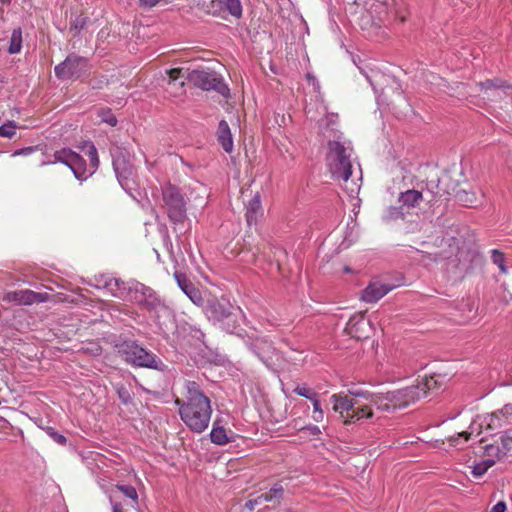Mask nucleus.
<instances>
[{
    "instance_id": "obj_48",
    "label": "nucleus",
    "mask_w": 512,
    "mask_h": 512,
    "mask_svg": "<svg viewBox=\"0 0 512 512\" xmlns=\"http://www.w3.org/2000/svg\"><path fill=\"white\" fill-rule=\"evenodd\" d=\"M34 150L33 147H27V148H22V149H19V150H16L14 153H13V156H18V155H28L30 153H32Z\"/></svg>"
},
{
    "instance_id": "obj_28",
    "label": "nucleus",
    "mask_w": 512,
    "mask_h": 512,
    "mask_svg": "<svg viewBox=\"0 0 512 512\" xmlns=\"http://www.w3.org/2000/svg\"><path fill=\"white\" fill-rule=\"evenodd\" d=\"M495 464V459L486 458L471 467V473L475 478H479L483 476L489 468H491Z\"/></svg>"
},
{
    "instance_id": "obj_37",
    "label": "nucleus",
    "mask_w": 512,
    "mask_h": 512,
    "mask_svg": "<svg viewBox=\"0 0 512 512\" xmlns=\"http://www.w3.org/2000/svg\"><path fill=\"white\" fill-rule=\"evenodd\" d=\"M99 116L103 122L109 124L110 126H115L117 124V119L110 110H101L99 112Z\"/></svg>"
},
{
    "instance_id": "obj_31",
    "label": "nucleus",
    "mask_w": 512,
    "mask_h": 512,
    "mask_svg": "<svg viewBox=\"0 0 512 512\" xmlns=\"http://www.w3.org/2000/svg\"><path fill=\"white\" fill-rule=\"evenodd\" d=\"M17 125L14 121H7L0 126V137L13 138L16 134Z\"/></svg>"
},
{
    "instance_id": "obj_2",
    "label": "nucleus",
    "mask_w": 512,
    "mask_h": 512,
    "mask_svg": "<svg viewBox=\"0 0 512 512\" xmlns=\"http://www.w3.org/2000/svg\"><path fill=\"white\" fill-rule=\"evenodd\" d=\"M185 389V398L176 399L175 404L184 424L192 432L200 434L208 428L211 420V400L194 381H187Z\"/></svg>"
},
{
    "instance_id": "obj_11",
    "label": "nucleus",
    "mask_w": 512,
    "mask_h": 512,
    "mask_svg": "<svg viewBox=\"0 0 512 512\" xmlns=\"http://www.w3.org/2000/svg\"><path fill=\"white\" fill-rule=\"evenodd\" d=\"M123 353L125 360L132 365L158 369L159 360L157 357L135 342L125 344Z\"/></svg>"
},
{
    "instance_id": "obj_42",
    "label": "nucleus",
    "mask_w": 512,
    "mask_h": 512,
    "mask_svg": "<svg viewBox=\"0 0 512 512\" xmlns=\"http://www.w3.org/2000/svg\"><path fill=\"white\" fill-rule=\"evenodd\" d=\"M499 412L506 420V424L509 422V419L512 418V404H506L503 408L499 409Z\"/></svg>"
},
{
    "instance_id": "obj_34",
    "label": "nucleus",
    "mask_w": 512,
    "mask_h": 512,
    "mask_svg": "<svg viewBox=\"0 0 512 512\" xmlns=\"http://www.w3.org/2000/svg\"><path fill=\"white\" fill-rule=\"evenodd\" d=\"M47 435L57 444L65 445L67 439L64 435L58 433L53 427H45L44 428Z\"/></svg>"
},
{
    "instance_id": "obj_1",
    "label": "nucleus",
    "mask_w": 512,
    "mask_h": 512,
    "mask_svg": "<svg viewBox=\"0 0 512 512\" xmlns=\"http://www.w3.org/2000/svg\"><path fill=\"white\" fill-rule=\"evenodd\" d=\"M337 114H326L319 121V128L324 138L328 140L326 156L327 166L333 179H341L347 183L352 174L350 142L341 141L342 133L336 129Z\"/></svg>"
},
{
    "instance_id": "obj_4",
    "label": "nucleus",
    "mask_w": 512,
    "mask_h": 512,
    "mask_svg": "<svg viewBox=\"0 0 512 512\" xmlns=\"http://www.w3.org/2000/svg\"><path fill=\"white\" fill-rule=\"evenodd\" d=\"M436 385L433 376L424 377L417 384L411 385L396 391L382 392L384 401L387 402L388 411L406 407L419 399L425 397L429 390Z\"/></svg>"
},
{
    "instance_id": "obj_14",
    "label": "nucleus",
    "mask_w": 512,
    "mask_h": 512,
    "mask_svg": "<svg viewBox=\"0 0 512 512\" xmlns=\"http://www.w3.org/2000/svg\"><path fill=\"white\" fill-rule=\"evenodd\" d=\"M330 403L332 404V410L339 414L342 421L348 413L352 412L353 407L358 404L355 401V397L343 392L332 394L330 396Z\"/></svg>"
},
{
    "instance_id": "obj_33",
    "label": "nucleus",
    "mask_w": 512,
    "mask_h": 512,
    "mask_svg": "<svg viewBox=\"0 0 512 512\" xmlns=\"http://www.w3.org/2000/svg\"><path fill=\"white\" fill-rule=\"evenodd\" d=\"M293 391L297 395L304 397L308 400L312 399L313 397H315L318 394L305 384L296 386Z\"/></svg>"
},
{
    "instance_id": "obj_32",
    "label": "nucleus",
    "mask_w": 512,
    "mask_h": 512,
    "mask_svg": "<svg viewBox=\"0 0 512 512\" xmlns=\"http://www.w3.org/2000/svg\"><path fill=\"white\" fill-rule=\"evenodd\" d=\"M491 258H492L493 263L499 267V269L501 270L502 273L507 272V268L505 266V258H504V254L502 252H500L497 249L492 250Z\"/></svg>"
},
{
    "instance_id": "obj_40",
    "label": "nucleus",
    "mask_w": 512,
    "mask_h": 512,
    "mask_svg": "<svg viewBox=\"0 0 512 512\" xmlns=\"http://www.w3.org/2000/svg\"><path fill=\"white\" fill-rule=\"evenodd\" d=\"M270 492L274 499H281L284 494V488L281 484L276 483L271 487Z\"/></svg>"
},
{
    "instance_id": "obj_8",
    "label": "nucleus",
    "mask_w": 512,
    "mask_h": 512,
    "mask_svg": "<svg viewBox=\"0 0 512 512\" xmlns=\"http://www.w3.org/2000/svg\"><path fill=\"white\" fill-rule=\"evenodd\" d=\"M162 195L169 219L175 224L183 223L187 215L186 203L182 194L176 187L168 185L163 189Z\"/></svg>"
},
{
    "instance_id": "obj_55",
    "label": "nucleus",
    "mask_w": 512,
    "mask_h": 512,
    "mask_svg": "<svg viewBox=\"0 0 512 512\" xmlns=\"http://www.w3.org/2000/svg\"><path fill=\"white\" fill-rule=\"evenodd\" d=\"M503 436H506L510 441H512V429L505 431Z\"/></svg>"
},
{
    "instance_id": "obj_59",
    "label": "nucleus",
    "mask_w": 512,
    "mask_h": 512,
    "mask_svg": "<svg viewBox=\"0 0 512 512\" xmlns=\"http://www.w3.org/2000/svg\"><path fill=\"white\" fill-rule=\"evenodd\" d=\"M367 80L372 84L371 80H370V77L367 76Z\"/></svg>"
},
{
    "instance_id": "obj_58",
    "label": "nucleus",
    "mask_w": 512,
    "mask_h": 512,
    "mask_svg": "<svg viewBox=\"0 0 512 512\" xmlns=\"http://www.w3.org/2000/svg\"><path fill=\"white\" fill-rule=\"evenodd\" d=\"M323 112H326V107L322 106Z\"/></svg>"
},
{
    "instance_id": "obj_25",
    "label": "nucleus",
    "mask_w": 512,
    "mask_h": 512,
    "mask_svg": "<svg viewBox=\"0 0 512 512\" xmlns=\"http://www.w3.org/2000/svg\"><path fill=\"white\" fill-rule=\"evenodd\" d=\"M221 7L225 8L232 16L240 18L242 15V5L240 0H213Z\"/></svg>"
},
{
    "instance_id": "obj_12",
    "label": "nucleus",
    "mask_w": 512,
    "mask_h": 512,
    "mask_svg": "<svg viewBox=\"0 0 512 512\" xmlns=\"http://www.w3.org/2000/svg\"><path fill=\"white\" fill-rule=\"evenodd\" d=\"M207 313L210 318L222 323L223 329L227 332H234L236 328L235 319L229 307L220 302H213L208 306Z\"/></svg>"
},
{
    "instance_id": "obj_9",
    "label": "nucleus",
    "mask_w": 512,
    "mask_h": 512,
    "mask_svg": "<svg viewBox=\"0 0 512 512\" xmlns=\"http://www.w3.org/2000/svg\"><path fill=\"white\" fill-rule=\"evenodd\" d=\"M186 79L202 90H214L223 96L229 94V88L216 73L205 70H193L188 73Z\"/></svg>"
},
{
    "instance_id": "obj_10",
    "label": "nucleus",
    "mask_w": 512,
    "mask_h": 512,
    "mask_svg": "<svg viewBox=\"0 0 512 512\" xmlns=\"http://www.w3.org/2000/svg\"><path fill=\"white\" fill-rule=\"evenodd\" d=\"M88 70V60L76 54H70L67 58L55 66V75L62 80L77 79Z\"/></svg>"
},
{
    "instance_id": "obj_5",
    "label": "nucleus",
    "mask_w": 512,
    "mask_h": 512,
    "mask_svg": "<svg viewBox=\"0 0 512 512\" xmlns=\"http://www.w3.org/2000/svg\"><path fill=\"white\" fill-rule=\"evenodd\" d=\"M136 298L137 300H134L133 303L139 305L142 310L146 311L158 325H161L163 319L171 317L172 312L170 308L150 287L142 284V289H138Z\"/></svg>"
},
{
    "instance_id": "obj_24",
    "label": "nucleus",
    "mask_w": 512,
    "mask_h": 512,
    "mask_svg": "<svg viewBox=\"0 0 512 512\" xmlns=\"http://www.w3.org/2000/svg\"><path fill=\"white\" fill-rule=\"evenodd\" d=\"M483 423H485L487 425V428L494 430V429H498V428H501L502 426H504L506 424V420L501 415L499 410H497L491 414L484 416L482 422L480 423V426Z\"/></svg>"
},
{
    "instance_id": "obj_19",
    "label": "nucleus",
    "mask_w": 512,
    "mask_h": 512,
    "mask_svg": "<svg viewBox=\"0 0 512 512\" xmlns=\"http://www.w3.org/2000/svg\"><path fill=\"white\" fill-rule=\"evenodd\" d=\"M217 139L223 150L231 153L234 148L230 127L225 120H221L217 128Z\"/></svg>"
},
{
    "instance_id": "obj_20",
    "label": "nucleus",
    "mask_w": 512,
    "mask_h": 512,
    "mask_svg": "<svg viewBox=\"0 0 512 512\" xmlns=\"http://www.w3.org/2000/svg\"><path fill=\"white\" fill-rule=\"evenodd\" d=\"M233 433L227 431L223 426L220 425V420L213 422L212 430L210 432V440L216 445H226L232 441Z\"/></svg>"
},
{
    "instance_id": "obj_22",
    "label": "nucleus",
    "mask_w": 512,
    "mask_h": 512,
    "mask_svg": "<svg viewBox=\"0 0 512 512\" xmlns=\"http://www.w3.org/2000/svg\"><path fill=\"white\" fill-rule=\"evenodd\" d=\"M421 200L422 193L414 189L402 192L399 196V202L402 204V206H405L407 208L415 207L416 205L419 204Z\"/></svg>"
},
{
    "instance_id": "obj_13",
    "label": "nucleus",
    "mask_w": 512,
    "mask_h": 512,
    "mask_svg": "<svg viewBox=\"0 0 512 512\" xmlns=\"http://www.w3.org/2000/svg\"><path fill=\"white\" fill-rule=\"evenodd\" d=\"M50 298L47 293H38L29 289L8 292L6 300L19 305H32L34 303H43Z\"/></svg>"
},
{
    "instance_id": "obj_49",
    "label": "nucleus",
    "mask_w": 512,
    "mask_h": 512,
    "mask_svg": "<svg viewBox=\"0 0 512 512\" xmlns=\"http://www.w3.org/2000/svg\"><path fill=\"white\" fill-rule=\"evenodd\" d=\"M312 418L317 423L322 422L324 419V411H313Z\"/></svg>"
},
{
    "instance_id": "obj_35",
    "label": "nucleus",
    "mask_w": 512,
    "mask_h": 512,
    "mask_svg": "<svg viewBox=\"0 0 512 512\" xmlns=\"http://www.w3.org/2000/svg\"><path fill=\"white\" fill-rule=\"evenodd\" d=\"M458 200L465 203L466 205H474L476 204L475 195L473 192L469 193L465 190L458 192L457 194Z\"/></svg>"
},
{
    "instance_id": "obj_44",
    "label": "nucleus",
    "mask_w": 512,
    "mask_h": 512,
    "mask_svg": "<svg viewBox=\"0 0 512 512\" xmlns=\"http://www.w3.org/2000/svg\"><path fill=\"white\" fill-rule=\"evenodd\" d=\"M475 424H476V422H474V423L472 424V426H471L472 431H471V432H469V433H468V432H461V433H459V434L457 435V438H455V439H454V438H452V443H453L454 445H457V440H458V439H460V438H463V439H464V441H467V440L469 439L470 435H471V434L473 433V431H474V425H475Z\"/></svg>"
},
{
    "instance_id": "obj_53",
    "label": "nucleus",
    "mask_w": 512,
    "mask_h": 512,
    "mask_svg": "<svg viewBox=\"0 0 512 512\" xmlns=\"http://www.w3.org/2000/svg\"><path fill=\"white\" fill-rule=\"evenodd\" d=\"M85 24V21L83 18H77L75 23L73 24L75 29L82 28Z\"/></svg>"
},
{
    "instance_id": "obj_41",
    "label": "nucleus",
    "mask_w": 512,
    "mask_h": 512,
    "mask_svg": "<svg viewBox=\"0 0 512 512\" xmlns=\"http://www.w3.org/2000/svg\"><path fill=\"white\" fill-rule=\"evenodd\" d=\"M307 80L310 85L313 87V91L317 93V98L320 97V84L319 81L312 75L307 74Z\"/></svg>"
},
{
    "instance_id": "obj_30",
    "label": "nucleus",
    "mask_w": 512,
    "mask_h": 512,
    "mask_svg": "<svg viewBox=\"0 0 512 512\" xmlns=\"http://www.w3.org/2000/svg\"><path fill=\"white\" fill-rule=\"evenodd\" d=\"M75 153L76 152L72 151L71 149H61L55 152L54 158L56 162L63 163L69 167L73 161V156Z\"/></svg>"
},
{
    "instance_id": "obj_36",
    "label": "nucleus",
    "mask_w": 512,
    "mask_h": 512,
    "mask_svg": "<svg viewBox=\"0 0 512 512\" xmlns=\"http://www.w3.org/2000/svg\"><path fill=\"white\" fill-rule=\"evenodd\" d=\"M404 216L402 209L399 207H390L384 215L385 220L399 219Z\"/></svg>"
},
{
    "instance_id": "obj_7",
    "label": "nucleus",
    "mask_w": 512,
    "mask_h": 512,
    "mask_svg": "<svg viewBox=\"0 0 512 512\" xmlns=\"http://www.w3.org/2000/svg\"><path fill=\"white\" fill-rule=\"evenodd\" d=\"M78 148L89 157L90 168L87 169L85 160L78 153H75L73 156V161L69 168L77 179L82 180L86 179L97 170L99 166V158L97 149L91 141L83 142Z\"/></svg>"
},
{
    "instance_id": "obj_52",
    "label": "nucleus",
    "mask_w": 512,
    "mask_h": 512,
    "mask_svg": "<svg viewBox=\"0 0 512 512\" xmlns=\"http://www.w3.org/2000/svg\"><path fill=\"white\" fill-rule=\"evenodd\" d=\"M260 496L262 497V500L264 501V503L270 502L274 499V497L271 495L270 490L265 493L260 494Z\"/></svg>"
},
{
    "instance_id": "obj_46",
    "label": "nucleus",
    "mask_w": 512,
    "mask_h": 512,
    "mask_svg": "<svg viewBox=\"0 0 512 512\" xmlns=\"http://www.w3.org/2000/svg\"><path fill=\"white\" fill-rule=\"evenodd\" d=\"M506 510L507 506L505 501H499L494 506H492L490 512H506Z\"/></svg>"
},
{
    "instance_id": "obj_26",
    "label": "nucleus",
    "mask_w": 512,
    "mask_h": 512,
    "mask_svg": "<svg viewBox=\"0 0 512 512\" xmlns=\"http://www.w3.org/2000/svg\"><path fill=\"white\" fill-rule=\"evenodd\" d=\"M22 48V30L21 28H16L12 31L10 42L8 46L9 54H17L21 51Z\"/></svg>"
},
{
    "instance_id": "obj_57",
    "label": "nucleus",
    "mask_w": 512,
    "mask_h": 512,
    "mask_svg": "<svg viewBox=\"0 0 512 512\" xmlns=\"http://www.w3.org/2000/svg\"><path fill=\"white\" fill-rule=\"evenodd\" d=\"M344 271H345L346 273H350V272H351V269H350L348 266H345V267H344Z\"/></svg>"
},
{
    "instance_id": "obj_45",
    "label": "nucleus",
    "mask_w": 512,
    "mask_h": 512,
    "mask_svg": "<svg viewBox=\"0 0 512 512\" xmlns=\"http://www.w3.org/2000/svg\"><path fill=\"white\" fill-rule=\"evenodd\" d=\"M511 443L512 441H510L506 436H501L499 444L501 448H505V455H507V453L511 450Z\"/></svg>"
},
{
    "instance_id": "obj_18",
    "label": "nucleus",
    "mask_w": 512,
    "mask_h": 512,
    "mask_svg": "<svg viewBox=\"0 0 512 512\" xmlns=\"http://www.w3.org/2000/svg\"><path fill=\"white\" fill-rule=\"evenodd\" d=\"M113 168L116 173L117 179L120 183V185L125 188L127 185V181L129 180L130 176L132 175V168L131 166L126 162L124 157L122 156H116L113 158Z\"/></svg>"
},
{
    "instance_id": "obj_6",
    "label": "nucleus",
    "mask_w": 512,
    "mask_h": 512,
    "mask_svg": "<svg viewBox=\"0 0 512 512\" xmlns=\"http://www.w3.org/2000/svg\"><path fill=\"white\" fill-rule=\"evenodd\" d=\"M97 282L95 288L106 289L112 296L130 303L137 300L138 289H142V283L134 280L125 282L117 278L101 277Z\"/></svg>"
},
{
    "instance_id": "obj_17",
    "label": "nucleus",
    "mask_w": 512,
    "mask_h": 512,
    "mask_svg": "<svg viewBox=\"0 0 512 512\" xmlns=\"http://www.w3.org/2000/svg\"><path fill=\"white\" fill-rule=\"evenodd\" d=\"M175 280L179 288L188 296V298L196 305H201L203 298L201 292L194 286V284L187 278V276L180 272L174 273Z\"/></svg>"
},
{
    "instance_id": "obj_39",
    "label": "nucleus",
    "mask_w": 512,
    "mask_h": 512,
    "mask_svg": "<svg viewBox=\"0 0 512 512\" xmlns=\"http://www.w3.org/2000/svg\"><path fill=\"white\" fill-rule=\"evenodd\" d=\"M262 504H264V501L262 500V497L260 495H257L256 497L249 499L245 503V508L248 511H253L256 506L262 505Z\"/></svg>"
},
{
    "instance_id": "obj_51",
    "label": "nucleus",
    "mask_w": 512,
    "mask_h": 512,
    "mask_svg": "<svg viewBox=\"0 0 512 512\" xmlns=\"http://www.w3.org/2000/svg\"><path fill=\"white\" fill-rule=\"evenodd\" d=\"M305 429H307L313 435L320 434V429L316 425H308L307 427H305Z\"/></svg>"
},
{
    "instance_id": "obj_15",
    "label": "nucleus",
    "mask_w": 512,
    "mask_h": 512,
    "mask_svg": "<svg viewBox=\"0 0 512 512\" xmlns=\"http://www.w3.org/2000/svg\"><path fill=\"white\" fill-rule=\"evenodd\" d=\"M250 349L255 353L259 359L267 366L276 355V349L272 343L265 337H258L250 344Z\"/></svg>"
},
{
    "instance_id": "obj_38",
    "label": "nucleus",
    "mask_w": 512,
    "mask_h": 512,
    "mask_svg": "<svg viewBox=\"0 0 512 512\" xmlns=\"http://www.w3.org/2000/svg\"><path fill=\"white\" fill-rule=\"evenodd\" d=\"M480 86L485 91L492 90V89L498 90L503 87L502 82L498 81V80H496V81L486 80L485 82H481Z\"/></svg>"
},
{
    "instance_id": "obj_3",
    "label": "nucleus",
    "mask_w": 512,
    "mask_h": 512,
    "mask_svg": "<svg viewBox=\"0 0 512 512\" xmlns=\"http://www.w3.org/2000/svg\"><path fill=\"white\" fill-rule=\"evenodd\" d=\"M349 395L355 397L358 402L352 412L344 417L343 424L346 426L370 420L374 417V410L388 411L387 402L384 401L382 392L373 393L362 389H348Z\"/></svg>"
},
{
    "instance_id": "obj_23",
    "label": "nucleus",
    "mask_w": 512,
    "mask_h": 512,
    "mask_svg": "<svg viewBox=\"0 0 512 512\" xmlns=\"http://www.w3.org/2000/svg\"><path fill=\"white\" fill-rule=\"evenodd\" d=\"M181 73H182V69H179V68H174V69H170V70L166 71V74L169 77V82H168L169 88L171 90L173 88H178L180 90L179 92L175 91L174 92L175 95L182 94L184 92L183 91L184 81L181 80L178 82V80L180 78H182Z\"/></svg>"
},
{
    "instance_id": "obj_16",
    "label": "nucleus",
    "mask_w": 512,
    "mask_h": 512,
    "mask_svg": "<svg viewBox=\"0 0 512 512\" xmlns=\"http://www.w3.org/2000/svg\"><path fill=\"white\" fill-rule=\"evenodd\" d=\"M394 286L379 281L369 283L362 291L361 300L366 303H375L388 294Z\"/></svg>"
},
{
    "instance_id": "obj_27",
    "label": "nucleus",
    "mask_w": 512,
    "mask_h": 512,
    "mask_svg": "<svg viewBox=\"0 0 512 512\" xmlns=\"http://www.w3.org/2000/svg\"><path fill=\"white\" fill-rule=\"evenodd\" d=\"M116 488L128 499L131 500V508H138V493L136 489L131 485L117 484Z\"/></svg>"
},
{
    "instance_id": "obj_21",
    "label": "nucleus",
    "mask_w": 512,
    "mask_h": 512,
    "mask_svg": "<svg viewBox=\"0 0 512 512\" xmlns=\"http://www.w3.org/2000/svg\"><path fill=\"white\" fill-rule=\"evenodd\" d=\"M262 214V206L260 195L257 193L254 197L249 201L246 207V220L249 225L255 223L259 215Z\"/></svg>"
},
{
    "instance_id": "obj_54",
    "label": "nucleus",
    "mask_w": 512,
    "mask_h": 512,
    "mask_svg": "<svg viewBox=\"0 0 512 512\" xmlns=\"http://www.w3.org/2000/svg\"><path fill=\"white\" fill-rule=\"evenodd\" d=\"M347 190H350V193L353 194V193H357L359 191V186H357L356 184H354L353 187L351 188H348L346 187Z\"/></svg>"
},
{
    "instance_id": "obj_50",
    "label": "nucleus",
    "mask_w": 512,
    "mask_h": 512,
    "mask_svg": "<svg viewBox=\"0 0 512 512\" xmlns=\"http://www.w3.org/2000/svg\"><path fill=\"white\" fill-rule=\"evenodd\" d=\"M110 502L112 505V512H125L120 503L113 502L112 499H110Z\"/></svg>"
},
{
    "instance_id": "obj_56",
    "label": "nucleus",
    "mask_w": 512,
    "mask_h": 512,
    "mask_svg": "<svg viewBox=\"0 0 512 512\" xmlns=\"http://www.w3.org/2000/svg\"><path fill=\"white\" fill-rule=\"evenodd\" d=\"M305 109H306V113H307V115H309V114L311 113V107H310V105H307Z\"/></svg>"
},
{
    "instance_id": "obj_43",
    "label": "nucleus",
    "mask_w": 512,
    "mask_h": 512,
    "mask_svg": "<svg viewBox=\"0 0 512 512\" xmlns=\"http://www.w3.org/2000/svg\"><path fill=\"white\" fill-rule=\"evenodd\" d=\"M117 392H118L119 398L121 399V401L124 404H127L130 401L131 397H130V394L127 389H125L124 387H121L117 390Z\"/></svg>"
},
{
    "instance_id": "obj_47",
    "label": "nucleus",
    "mask_w": 512,
    "mask_h": 512,
    "mask_svg": "<svg viewBox=\"0 0 512 512\" xmlns=\"http://www.w3.org/2000/svg\"><path fill=\"white\" fill-rule=\"evenodd\" d=\"M310 401L312 402V405H313V411H322L323 410L321 407V403H320L318 394L315 397H313L312 399H310Z\"/></svg>"
},
{
    "instance_id": "obj_29",
    "label": "nucleus",
    "mask_w": 512,
    "mask_h": 512,
    "mask_svg": "<svg viewBox=\"0 0 512 512\" xmlns=\"http://www.w3.org/2000/svg\"><path fill=\"white\" fill-rule=\"evenodd\" d=\"M485 455L487 458L495 459V462L501 460L505 455V448H501L498 442L485 446Z\"/></svg>"
}]
</instances>
